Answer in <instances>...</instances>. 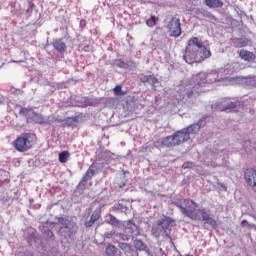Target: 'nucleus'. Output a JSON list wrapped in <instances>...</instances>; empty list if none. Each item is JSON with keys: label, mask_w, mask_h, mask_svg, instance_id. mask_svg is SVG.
Masks as SVG:
<instances>
[{"label": "nucleus", "mask_w": 256, "mask_h": 256, "mask_svg": "<svg viewBox=\"0 0 256 256\" xmlns=\"http://www.w3.org/2000/svg\"><path fill=\"white\" fill-rule=\"evenodd\" d=\"M116 67H119L120 69H126L127 63H125L123 60L119 59L115 61Z\"/></svg>", "instance_id": "nucleus-34"}, {"label": "nucleus", "mask_w": 256, "mask_h": 256, "mask_svg": "<svg viewBox=\"0 0 256 256\" xmlns=\"http://www.w3.org/2000/svg\"><path fill=\"white\" fill-rule=\"evenodd\" d=\"M211 57V50L203 45V40L198 37H192L183 55L184 61L189 65L193 63H203L205 59Z\"/></svg>", "instance_id": "nucleus-2"}, {"label": "nucleus", "mask_w": 256, "mask_h": 256, "mask_svg": "<svg viewBox=\"0 0 256 256\" xmlns=\"http://www.w3.org/2000/svg\"><path fill=\"white\" fill-rule=\"evenodd\" d=\"M205 125H207V118L202 117L196 123L184 128V131H186L188 137H191V135H197L201 131V127H205Z\"/></svg>", "instance_id": "nucleus-10"}, {"label": "nucleus", "mask_w": 256, "mask_h": 256, "mask_svg": "<svg viewBox=\"0 0 256 256\" xmlns=\"http://www.w3.org/2000/svg\"><path fill=\"white\" fill-rule=\"evenodd\" d=\"M107 223L113 227H121V221H119V219L112 214L108 215Z\"/></svg>", "instance_id": "nucleus-24"}, {"label": "nucleus", "mask_w": 256, "mask_h": 256, "mask_svg": "<svg viewBox=\"0 0 256 256\" xmlns=\"http://www.w3.org/2000/svg\"><path fill=\"white\" fill-rule=\"evenodd\" d=\"M148 27H155L157 25V17L151 16L150 19L146 21Z\"/></svg>", "instance_id": "nucleus-30"}, {"label": "nucleus", "mask_w": 256, "mask_h": 256, "mask_svg": "<svg viewBox=\"0 0 256 256\" xmlns=\"http://www.w3.org/2000/svg\"><path fill=\"white\" fill-rule=\"evenodd\" d=\"M205 5L210 9H217L223 7V2L221 0H205Z\"/></svg>", "instance_id": "nucleus-22"}, {"label": "nucleus", "mask_w": 256, "mask_h": 256, "mask_svg": "<svg viewBox=\"0 0 256 256\" xmlns=\"http://www.w3.org/2000/svg\"><path fill=\"white\" fill-rule=\"evenodd\" d=\"M233 47L241 49L242 47H247L249 45V39L247 38H234L232 39Z\"/></svg>", "instance_id": "nucleus-18"}, {"label": "nucleus", "mask_w": 256, "mask_h": 256, "mask_svg": "<svg viewBox=\"0 0 256 256\" xmlns=\"http://www.w3.org/2000/svg\"><path fill=\"white\" fill-rule=\"evenodd\" d=\"M118 247L125 254V252L131 248V245H129L128 243H125V242H119Z\"/></svg>", "instance_id": "nucleus-31"}, {"label": "nucleus", "mask_w": 256, "mask_h": 256, "mask_svg": "<svg viewBox=\"0 0 256 256\" xmlns=\"http://www.w3.org/2000/svg\"><path fill=\"white\" fill-rule=\"evenodd\" d=\"M32 121H34V123H37L38 125H51V120L43 117V115L32 112V116H31Z\"/></svg>", "instance_id": "nucleus-13"}, {"label": "nucleus", "mask_w": 256, "mask_h": 256, "mask_svg": "<svg viewBox=\"0 0 256 256\" xmlns=\"http://www.w3.org/2000/svg\"><path fill=\"white\" fill-rule=\"evenodd\" d=\"M122 89H121V86H116L114 88V94L115 95H123V93H121Z\"/></svg>", "instance_id": "nucleus-38"}, {"label": "nucleus", "mask_w": 256, "mask_h": 256, "mask_svg": "<svg viewBox=\"0 0 256 256\" xmlns=\"http://www.w3.org/2000/svg\"><path fill=\"white\" fill-rule=\"evenodd\" d=\"M76 121H77V118L75 117L68 118V119H59V118L53 117L52 120H50V125L51 123H64L63 125H67L68 127H71V125H73V123H75Z\"/></svg>", "instance_id": "nucleus-19"}, {"label": "nucleus", "mask_w": 256, "mask_h": 256, "mask_svg": "<svg viewBox=\"0 0 256 256\" xmlns=\"http://www.w3.org/2000/svg\"><path fill=\"white\" fill-rule=\"evenodd\" d=\"M249 145H251V141L249 140L244 141V149L247 150V147H249Z\"/></svg>", "instance_id": "nucleus-43"}, {"label": "nucleus", "mask_w": 256, "mask_h": 256, "mask_svg": "<svg viewBox=\"0 0 256 256\" xmlns=\"http://www.w3.org/2000/svg\"><path fill=\"white\" fill-rule=\"evenodd\" d=\"M39 229H40L41 233H43V235L46 239H52L53 231H51V229H49V227H47L45 225H40Z\"/></svg>", "instance_id": "nucleus-23"}, {"label": "nucleus", "mask_w": 256, "mask_h": 256, "mask_svg": "<svg viewBox=\"0 0 256 256\" xmlns=\"http://www.w3.org/2000/svg\"><path fill=\"white\" fill-rule=\"evenodd\" d=\"M133 245L136 251H145L147 255L153 256V252H151V249H149V247H147V244H145V242H143L141 239H134Z\"/></svg>", "instance_id": "nucleus-11"}, {"label": "nucleus", "mask_w": 256, "mask_h": 256, "mask_svg": "<svg viewBox=\"0 0 256 256\" xmlns=\"http://www.w3.org/2000/svg\"><path fill=\"white\" fill-rule=\"evenodd\" d=\"M116 235H117V232H115V231H110V232H106V233L104 234V237H105L106 239H113V237H116Z\"/></svg>", "instance_id": "nucleus-36"}, {"label": "nucleus", "mask_w": 256, "mask_h": 256, "mask_svg": "<svg viewBox=\"0 0 256 256\" xmlns=\"http://www.w3.org/2000/svg\"><path fill=\"white\" fill-rule=\"evenodd\" d=\"M113 211H121V213H125L127 211V206L123 204H116L112 207Z\"/></svg>", "instance_id": "nucleus-29"}, {"label": "nucleus", "mask_w": 256, "mask_h": 256, "mask_svg": "<svg viewBox=\"0 0 256 256\" xmlns=\"http://www.w3.org/2000/svg\"><path fill=\"white\" fill-rule=\"evenodd\" d=\"M125 256H139V252L130 246L129 250L124 253Z\"/></svg>", "instance_id": "nucleus-33"}, {"label": "nucleus", "mask_w": 256, "mask_h": 256, "mask_svg": "<svg viewBox=\"0 0 256 256\" xmlns=\"http://www.w3.org/2000/svg\"><path fill=\"white\" fill-rule=\"evenodd\" d=\"M241 103L239 101L237 102H227L226 104H216V109H219V111H228L231 109H237V106Z\"/></svg>", "instance_id": "nucleus-15"}, {"label": "nucleus", "mask_w": 256, "mask_h": 256, "mask_svg": "<svg viewBox=\"0 0 256 256\" xmlns=\"http://www.w3.org/2000/svg\"><path fill=\"white\" fill-rule=\"evenodd\" d=\"M94 224H95V222L90 218L88 221L85 222L84 225H85V227L89 228Z\"/></svg>", "instance_id": "nucleus-39"}, {"label": "nucleus", "mask_w": 256, "mask_h": 256, "mask_svg": "<svg viewBox=\"0 0 256 256\" xmlns=\"http://www.w3.org/2000/svg\"><path fill=\"white\" fill-rule=\"evenodd\" d=\"M141 83H148V85H156L159 80L154 75H144L140 78Z\"/></svg>", "instance_id": "nucleus-20"}, {"label": "nucleus", "mask_w": 256, "mask_h": 256, "mask_svg": "<svg viewBox=\"0 0 256 256\" xmlns=\"http://www.w3.org/2000/svg\"><path fill=\"white\" fill-rule=\"evenodd\" d=\"M122 187H125V183H123L122 185H120V188H122Z\"/></svg>", "instance_id": "nucleus-45"}, {"label": "nucleus", "mask_w": 256, "mask_h": 256, "mask_svg": "<svg viewBox=\"0 0 256 256\" xmlns=\"http://www.w3.org/2000/svg\"><path fill=\"white\" fill-rule=\"evenodd\" d=\"M90 218L92 219V221H93L94 223H95L96 221H99V219H101V211L95 210V211L92 213V215H91Z\"/></svg>", "instance_id": "nucleus-32"}, {"label": "nucleus", "mask_w": 256, "mask_h": 256, "mask_svg": "<svg viewBox=\"0 0 256 256\" xmlns=\"http://www.w3.org/2000/svg\"><path fill=\"white\" fill-rule=\"evenodd\" d=\"M53 47L58 53H65L67 51V44L62 39H56L53 41Z\"/></svg>", "instance_id": "nucleus-17"}, {"label": "nucleus", "mask_w": 256, "mask_h": 256, "mask_svg": "<svg viewBox=\"0 0 256 256\" xmlns=\"http://www.w3.org/2000/svg\"><path fill=\"white\" fill-rule=\"evenodd\" d=\"M117 239H120V241H129V236L123 233L116 232Z\"/></svg>", "instance_id": "nucleus-35"}, {"label": "nucleus", "mask_w": 256, "mask_h": 256, "mask_svg": "<svg viewBox=\"0 0 256 256\" xmlns=\"http://www.w3.org/2000/svg\"><path fill=\"white\" fill-rule=\"evenodd\" d=\"M244 83L247 87H255L256 88V76H250L244 78Z\"/></svg>", "instance_id": "nucleus-25"}, {"label": "nucleus", "mask_w": 256, "mask_h": 256, "mask_svg": "<svg viewBox=\"0 0 256 256\" xmlns=\"http://www.w3.org/2000/svg\"><path fill=\"white\" fill-rule=\"evenodd\" d=\"M29 113L33 114V109L31 107H28V108L23 107L19 111V114L25 115V117H27V115H29V117H31V114H29Z\"/></svg>", "instance_id": "nucleus-28"}, {"label": "nucleus", "mask_w": 256, "mask_h": 256, "mask_svg": "<svg viewBox=\"0 0 256 256\" xmlns=\"http://www.w3.org/2000/svg\"><path fill=\"white\" fill-rule=\"evenodd\" d=\"M192 167H193V162H185L182 165V169H192Z\"/></svg>", "instance_id": "nucleus-37"}, {"label": "nucleus", "mask_w": 256, "mask_h": 256, "mask_svg": "<svg viewBox=\"0 0 256 256\" xmlns=\"http://www.w3.org/2000/svg\"><path fill=\"white\" fill-rule=\"evenodd\" d=\"M95 169H97L95 163L91 164L82 179L80 180L79 184L77 185V189H79V191H85L87 189V181H91V179H93V177H95L97 173Z\"/></svg>", "instance_id": "nucleus-8"}, {"label": "nucleus", "mask_w": 256, "mask_h": 256, "mask_svg": "<svg viewBox=\"0 0 256 256\" xmlns=\"http://www.w3.org/2000/svg\"><path fill=\"white\" fill-rule=\"evenodd\" d=\"M35 139H37V136L34 133H23L14 141V147L16 151L25 153V151H29L33 147Z\"/></svg>", "instance_id": "nucleus-5"}, {"label": "nucleus", "mask_w": 256, "mask_h": 256, "mask_svg": "<svg viewBox=\"0 0 256 256\" xmlns=\"http://www.w3.org/2000/svg\"><path fill=\"white\" fill-rule=\"evenodd\" d=\"M189 139H191V136H188L186 130L183 128L164 138L162 143L163 147H176V145H181L182 143L189 141Z\"/></svg>", "instance_id": "nucleus-6"}, {"label": "nucleus", "mask_w": 256, "mask_h": 256, "mask_svg": "<svg viewBox=\"0 0 256 256\" xmlns=\"http://www.w3.org/2000/svg\"><path fill=\"white\" fill-rule=\"evenodd\" d=\"M70 154L69 151H63L59 154L60 163H67V159H69Z\"/></svg>", "instance_id": "nucleus-26"}, {"label": "nucleus", "mask_w": 256, "mask_h": 256, "mask_svg": "<svg viewBox=\"0 0 256 256\" xmlns=\"http://www.w3.org/2000/svg\"><path fill=\"white\" fill-rule=\"evenodd\" d=\"M175 207L180 209L182 215H186L189 219L193 221H205L208 217H211V210H207L206 208L198 209L197 212L191 209L195 203L190 199H183L180 202H174ZM199 213L201 216H199Z\"/></svg>", "instance_id": "nucleus-3"}, {"label": "nucleus", "mask_w": 256, "mask_h": 256, "mask_svg": "<svg viewBox=\"0 0 256 256\" xmlns=\"http://www.w3.org/2000/svg\"><path fill=\"white\" fill-rule=\"evenodd\" d=\"M33 7H35L34 4H29L28 9L26 10V13H33Z\"/></svg>", "instance_id": "nucleus-41"}, {"label": "nucleus", "mask_w": 256, "mask_h": 256, "mask_svg": "<svg viewBox=\"0 0 256 256\" xmlns=\"http://www.w3.org/2000/svg\"><path fill=\"white\" fill-rule=\"evenodd\" d=\"M58 223L61 225L59 229V234L61 237L71 239V237L77 233V223L73 222V220L59 218Z\"/></svg>", "instance_id": "nucleus-7"}, {"label": "nucleus", "mask_w": 256, "mask_h": 256, "mask_svg": "<svg viewBox=\"0 0 256 256\" xmlns=\"http://www.w3.org/2000/svg\"><path fill=\"white\" fill-rule=\"evenodd\" d=\"M207 225H210L212 229H217V220L213 217H208L207 219L204 220Z\"/></svg>", "instance_id": "nucleus-27"}, {"label": "nucleus", "mask_w": 256, "mask_h": 256, "mask_svg": "<svg viewBox=\"0 0 256 256\" xmlns=\"http://www.w3.org/2000/svg\"><path fill=\"white\" fill-rule=\"evenodd\" d=\"M154 147H161L163 145V140H157L153 143Z\"/></svg>", "instance_id": "nucleus-40"}, {"label": "nucleus", "mask_w": 256, "mask_h": 256, "mask_svg": "<svg viewBox=\"0 0 256 256\" xmlns=\"http://www.w3.org/2000/svg\"><path fill=\"white\" fill-rule=\"evenodd\" d=\"M239 56L243 59V61H248L250 63L251 61H255V53L242 49L239 52Z\"/></svg>", "instance_id": "nucleus-16"}, {"label": "nucleus", "mask_w": 256, "mask_h": 256, "mask_svg": "<svg viewBox=\"0 0 256 256\" xmlns=\"http://www.w3.org/2000/svg\"><path fill=\"white\" fill-rule=\"evenodd\" d=\"M241 225L243 227H247V225H249V222L247 220H242Z\"/></svg>", "instance_id": "nucleus-44"}, {"label": "nucleus", "mask_w": 256, "mask_h": 256, "mask_svg": "<svg viewBox=\"0 0 256 256\" xmlns=\"http://www.w3.org/2000/svg\"><path fill=\"white\" fill-rule=\"evenodd\" d=\"M169 37H181V20L173 17L167 25Z\"/></svg>", "instance_id": "nucleus-9"}, {"label": "nucleus", "mask_w": 256, "mask_h": 256, "mask_svg": "<svg viewBox=\"0 0 256 256\" xmlns=\"http://www.w3.org/2000/svg\"><path fill=\"white\" fill-rule=\"evenodd\" d=\"M188 256H193V255H188Z\"/></svg>", "instance_id": "nucleus-46"}, {"label": "nucleus", "mask_w": 256, "mask_h": 256, "mask_svg": "<svg viewBox=\"0 0 256 256\" xmlns=\"http://www.w3.org/2000/svg\"><path fill=\"white\" fill-rule=\"evenodd\" d=\"M171 223H173V219L169 217L159 220L151 229L153 237H155V239H159V237L171 239Z\"/></svg>", "instance_id": "nucleus-4"}, {"label": "nucleus", "mask_w": 256, "mask_h": 256, "mask_svg": "<svg viewBox=\"0 0 256 256\" xmlns=\"http://www.w3.org/2000/svg\"><path fill=\"white\" fill-rule=\"evenodd\" d=\"M195 14L198 15V17H206V19H210L211 21H217L215 15L203 8H197Z\"/></svg>", "instance_id": "nucleus-14"}, {"label": "nucleus", "mask_w": 256, "mask_h": 256, "mask_svg": "<svg viewBox=\"0 0 256 256\" xmlns=\"http://www.w3.org/2000/svg\"><path fill=\"white\" fill-rule=\"evenodd\" d=\"M124 227L126 229V231H128V233L132 234V237H139L140 232H139V227L137 226V224H135L133 221L128 220L125 224Z\"/></svg>", "instance_id": "nucleus-12"}, {"label": "nucleus", "mask_w": 256, "mask_h": 256, "mask_svg": "<svg viewBox=\"0 0 256 256\" xmlns=\"http://www.w3.org/2000/svg\"><path fill=\"white\" fill-rule=\"evenodd\" d=\"M217 81H221L217 79V72L212 71L208 74L206 73H198L194 80L184 86H180L177 91L176 99L177 101H189V99H193V97H198L200 93H205V86L207 83H217Z\"/></svg>", "instance_id": "nucleus-1"}, {"label": "nucleus", "mask_w": 256, "mask_h": 256, "mask_svg": "<svg viewBox=\"0 0 256 256\" xmlns=\"http://www.w3.org/2000/svg\"><path fill=\"white\" fill-rule=\"evenodd\" d=\"M83 51H85L86 53L91 51V46L89 44L85 45L83 48H82Z\"/></svg>", "instance_id": "nucleus-42"}, {"label": "nucleus", "mask_w": 256, "mask_h": 256, "mask_svg": "<svg viewBox=\"0 0 256 256\" xmlns=\"http://www.w3.org/2000/svg\"><path fill=\"white\" fill-rule=\"evenodd\" d=\"M81 107H93L97 105V99L84 97L81 98Z\"/></svg>", "instance_id": "nucleus-21"}]
</instances>
